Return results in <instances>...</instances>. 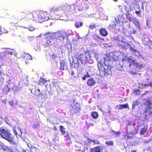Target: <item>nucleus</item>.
Here are the masks:
<instances>
[{
    "instance_id": "37998d69",
    "label": "nucleus",
    "mask_w": 152,
    "mask_h": 152,
    "mask_svg": "<svg viewBox=\"0 0 152 152\" xmlns=\"http://www.w3.org/2000/svg\"><path fill=\"white\" fill-rule=\"evenodd\" d=\"M134 18H132V17H130L129 18V19H128L129 20L130 22L132 21V22L133 21V20L134 19Z\"/></svg>"
},
{
    "instance_id": "9d476101",
    "label": "nucleus",
    "mask_w": 152,
    "mask_h": 152,
    "mask_svg": "<svg viewBox=\"0 0 152 152\" xmlns=\"http://www.w3.org/2000/svg\"><path fill=\"white\" fill-rule=\"evenodd\" d=\"M26 15L25 13L23 12H21L19 13L18 14V15H15V17H12V18L13 20V18H16V20H20L24 19L25 18Z\"/></svg>"
},
{
    "instance_id": "2f4dec72",
    "label": "nucleus",
    "mask_w": 152,
    "mask_h": 152,
    "mask_svg": "<svg viewBox=\"0 0 152 152\" xmlns=\"http://www.w3.org/2000/svg\"><path fill=\"white\" fill-rule=\"evenodd\" d=\"M57 56L54 54H53L50 58V60L51 61H54Z\"/></svg>"
},
{
    "instance_id": "de8ad7c7",
    "label": "nucleus",
    "mask_w": 152,
    "mask_h": 152,
    "mask_svg": "<svg viewBox=\"0 0 152 152\" xmlns=\"http://www.w3.org/2000/svg\"><path fill=\"white\" fill-rule=\"evenodd\" d=\"M3 72L1 70L0 71V78H2V77Z\"/></svg>"
},
{
    "instance_id": "dca6fc26",
    "label": "nucleus",
    "mask_w": 152,
    "mask_h": 152,
    "mask_svg": "<svg viewBox=\"0 0 152 152\" xmlns=\"http://www.w3.org/2000/svg\"><path fill=\"white\" fill-rule=\"evenodd\" d=\"M132 65L139 68H141L143 67V63L141 61L139 63L136 62L135 60Z\"/></svg>"
},
{
    "instance_id": "f8f14e48",
    "label": "nucleus",
    "mask_w": 152,
    "mask_h": 152,
    "mask_svg": "<svg viewBox=\"0 0 152 152\" xmlns=\"http://www.w3.org/2000/svg\"><path fill=\"white\" fill-rule=\"evenodd\" d=\"M47 81L48 80L46 78H44L42 77H41L38 81V85L42 86L45 85Z\"/></svg>"
},
{
    "instance_id": "0eeeda50",
    "label": "nucleus",
    "mask_w": 152,
    "mask_h": 152,
    "mask_svg": "<svg viewBox=\"0 0 152 152\" xmlns=\"http://www.w3.org/2000/svg\"><path fill=\"white\" fill-rule=\"evenodd\" d=\"M143 103L147 106L146 111L149 114H152V101L148 99H145L143 100Z\"/></svg>"
},
{
    "instance_id": "9b49d317",
    "label": "nucleus",
    "mask_w": 152,
    "mask_h": 152,
    "mask_svg": "<svg viewBox=\"0 0 152 152\" xmlns=\"http://www.w3.org/2000/svg\"><path fill=\"white\" fill-rule=\"evenodd\" d=\"M86 83L88 86H91L95 85L96 81L94 78L91 77L88 80Z\"/></svg>"
},
{
    "instance_id": "bb28decb",
    "label": "nucleus",
    "mask_w": 152,
    "mask_h": 152,
    "mask_svg": "<svg viewBox=\"0 0 152 152\" xmlns=\"http://www.w3.org/2000/svg\"><path fill=\"white\" fill-rule=\"evenodd\" d=\"M127 60L129 63L130 65L131 64L133 65L134 62L135 60H133L132 56L129 57H127Z\"/></svg>"
},
{
    "instance_id": "aec40b11",
    "label": "nucleus",
    "mask_w": 152,
    "mask_h": 152,
    "mask_svg": "<svg viewBox=\"0 0 152 152\" xmlns=\"http://www.w3.org/2000/svg\"><path fill=\"white\" fill-rule=\"evenodd\" d=\"M83 24V23L81 21H76L75 22L74 25L76 28H79L81 27Z\"/></svg>"
},
{
    "instance_id": "49530a36",
    "label": "nucleus",
    "mask_w": 152,
    "mask_h": 152,
    "mask_svg": "<svg viewBox=\"0 0 152 152\" xmlns=\"http://www.w3.org/2000/svg\"><path fill=\"white\" fill-rule=\"evenodd\" d=\"M85 75L88 77H90L91 76V75L89 74L88 72H87L86 74V75Z\"/></svg>"
},
{
    "instance_id": "1a4fd4ad",
    "label": "nucleus",
    "mask_w": 152,
    "mask_h": 152,
    "mask_svg": "<svg viewBox=\"0 0 152 152\" xmlns=\"http://www.w3.org/2000/svg\"><path fill=\"white\" fill-rule=\"evenodd\" d=\"M62 8L64 12L66 14L69 13L70 14L73 11V9L72 8V6L69 5L67 4L64 5Z\"/></svg>"
},
{
    "instance_id": "864d4df0",
    "label": "nucleus",
    "mask_w": 152,
    "mask_h": 152,
    "mask_svg": "<svg viewBox=\"0 0 152 152\" xmlns=\"http://www.w3.org/2000/svg\"><path fill=\"white\" fill-rule=\"evenodd\" d=\"M4 144L1 142L0 141V146H2V145H3Z\"/></svg>"
},
{
    "instance_id": "6e6d98bb",
    "label": "nucleus",
    "mask_w": 152,
    "mask_h": 152,
    "mask_svg": "<svg viewBox=\"0 0 152 152\" xmlns=\"http://www.w3.org/2000/svg\"><path fill=\"white\" fill-rule=\"evenodd\" d=\"M148 140H151V141L152 140V137H151L149 139H148Z\"/></svg>"
},
{
    "instance_id": "5fc2aeb1",
    "label": "nucleus",
    "mask_w": 152,
    "mask_h": 152,
    "mask_svg": "<svg viewBox=\"0 0 152 152\" xmlns=\"http://www.w3.org/2000/svg\"><path fill=\"white\" fill-rule=\"evenodd\" d=\"M136 33V31L135 30L133 31V33L135 34Z\"/></svg>"
},
{
    "instance_id": "6ab92c4d",
    "label": "nucleus",
    "mask_w": 152,
    "mask_h": 152,
    "mask_svg": "<svg viewBox=\"0 0 152 152\" xmlns=\"http://www.w3.org/2000/svg\"><path fill=\"white\" fill-rule=\"evenodd\" d=\"M102 150L100 146H97L92 148L91 150V152H101Z\"/></svg>"
},
{
    "instance_id": "13d9d810",
    "label": "nucleus",
    "mask_w": 152,
    "mask_h": 152,
    "mask_svg": "<svg viewBox=\"0 0 152 152\" xmlns=\"http://www.w3.org/2000/svg\"><path fill=\"white\" fill-rule=\"evenodd\" d=\"M99 110L101 111L102 112H103V111H102V109L101 108H100L99 109Z\"/></svg>"
},
{
    "instance_id": "79ce46f5",
    "label": "nucleus",
    "mask_w": 152,
    "mask_h": 152,
    "mask_svg": "<svg viewBox=\"0 0 152 152\" xmlns=\"http://www.w3.org/2000/svg\"><path fill=\"white\" fill-rule=\"evenodd\" d=\"M151 141V140H145L144 141V143H147L148 142Z\"/></svg>"
},
{
    "instance_id": "4468645a",
    "label": "nucleus",
    "mask_w": 152,
    "mask_h": 152,
    "mask_svg": "<svg viewBox=\"0 0 152 152\" xmlns=\"http://www.w3.org/2000/svg\"><path fill=\"white\" fill-rule=\"evenodd\" d=\"M139 102L137 100L134 101L132 105V111H136L137 107H138Z\"/></svg>"
},
{
    "instance_id": "f3484780",
    "label": "nucleus",
    "mask_w": 152,
    "mask_h": 152,
    "mask_svg": "<svg viewBox=\"0 0 152 152\" xmlns=\"http://www.w3.org/2000/svg\"><path fill=\"white\" fill-rule=\"evenodd\" d=\"M61 7H54L50 10L51 12L55 13L56 12H59L61 11Z\"/></svg>"
},
{
    "instance_id": "5701e85b",
    "label": "nucleus",
    "mask_w": 152,
    "mask_h": 152,
    "mask_svg": "<svg viewBox=\"0 0 152 152\" xmlns=\"http://www.w3.org/2000/svg\"><path fill=\"white\" fill-rule=\"evenodd\" d=\"M93 39L96 41L98 42L100 40L102 39L99 37L96 34H94L92 36Z\"/></svg>"
},
{
    "instance_id": "a211bd4d",
    "label": "nucleus",
    "mask_w": 152,
    "mask_h": 152,
    "mask_svg": "<svg viewBox=\"0 0 152 152\" xmlns=\"http://www.w3.org/2000/svg\"><path fill=\"white\" fill-rule=\"evenodd\" d=\"M99 32L100 34L104 37H106L107 35V31L104 28H101L100 29Z\"/></svg>"
},
{
    "instance_id": "6e6552de",
    "label": "nucleus",
    "mask_w": 152,
    "mask_h": 152,
    "mask_svg": "<svg viewBox=\"0 0 152 152\" xmlns=\"http://www.w3.org/2000/svg\"><path fill=\"white\" fill-rule=\"evenodd\" d=\"M16 144L14 145V146L12 147L11 146H8L3 145H2V148L3 150L7 151V152H16Z\"/></svg>"
},
{
    "instance_id": "f03ea898",
    "label": "nucleus",
    "mask_w": 152,
    "mask_h": 152,
    "mask_svg": "<svg viewBox=\"0 0 152 152\" xmlns=\"http://www.w3.org/2000/svg\"><path fill=\"white\" fill-rule=\"evenodd\" d=\"M33 20L42 23L49 19L48 15L46 12L33 11L31 12Z\"/></svg>"
},
{
    "instance_id": "e433bc0d",
    "label": "nucleus",
    "mask_w": 152,
    "mask_h": 152,
    "mask_svg": "<svg viewBox=\"0 0 152 152\" xmlns=\"http://www.w3.org/2000/svg\"><path fill=\"white\" fill-rule=\"evenodd\" d=\"M5 54L6 53L4 52L0 53V60L4 58L5 56Z\"/></svg>"
},
{
    "instance_id": "a19ab883",
    "label": "nucleus",
    "mask_w": 152,
    "mask_h": 152,
    "mask_svg": "<svg viewBox=\"0 0 152 152\" xmlns=\"http://www.w3.org/2000/svg\"><path fill=\"white\" fill-rule=\"evenodd\" d=\"M130 49L131 51L134 52H137V51L136 50L134 49L133 48H132V47H130Z\"/></svg>"
},
{
    "instance_id": "412c9836",
    "label": "nucleus",
    "mask_w": 152,
    "mask_h": 152,
    "mask_svg": "<svg viewBox=\"0 0 152 152\" xmlns=\"http://www.w3.org/2000/svg\"><path fill=\"white\" fill-rule=\"evenodd\" d=\"M148 127L147 126H144L143 128L141 129L140 131V134L141 135H144L147 131Z\"/></svg>"
},
{
    "instance_id": "72a5a7b5",
    "label": "nucleus",
    "mask_w": 152,
    "mask_h": 152,
    "mask_svg": "<svg viewBox=\"0 0 152 152\" xmlns=\"http://www.w3.org/2000/svg\"><path fill=\"white\" fill-rule=\"evenodd\" d=\"M97 27V25L95 23L91 24L89 26V28L91 29H93Z\"/></svg>"
},
{
    "instance_id": "4be33fe9",
    "label": "nucleus",
    "mask_w": 152,
    "mask_h": 152,
    "mask_svg": "<svg viewBox=\"0 0 152 152\" xmlns=\"http://www.w3.org/2000/svg\"><path fill=\"white\" fill-rule=\"evenodd\" d=\"M132 23L137 28H140V23L135 18H134Z\"/></svg>"
},
{
    "instance_id": "c85d7f7f",
    "label": "nucleus",
    "mask_w": 152,
    "mask_h": 152,
    "mask_svg": "<svg viewBox=\"0 0 152 152\" xmlns=\"http://www.w3.org/2000/svg\"><path fill=\"white\" fill-rule=\"evenodd\" d=\"M112 132L113 134L115 137H118L121 134V133L119 132H115L113 130L112 131Z\"/></svg>"
},
{
    "instance_id": "393cba45",
    "label": "nucleus",
    "mask_w": 152,
    "mask_h": 152,
    "mask_svg": "<svg viewBox=\"0 0 152 152\" xmlns=\"http://www.w3.org/2000/svg\"><path fill=\"white\" fill-rule=\"evenodd\" d=\"M119 109L120 110L122 109L123 108H128V109H129V105L127 104L119 105Z\"/></svg>"
},
{
    "instance_id": "f257e3e1",
    "label": "nucleus",
    "mask_w": 152,
    "mask_h": 152,
    "mask_svg": "<svg viewBox=\"0 0 152 152\" xmlns=\"http://www.w3.org/2000/svg\"><path fill=\"white\" fill-rule=\"evenodd\" d=\"M56 34L58 35L57 39L59 41H63L65 38L66 33L63 31H59L53 33H48L46 43L48 45L51 46L54 44L53 40L56 38Z\"/></svg>"
},
{
    "instance_id": "4c0bfd02",
    "label": "nucleus",
    "mask_w": 152,
    "mask_h": 152,
    "mask_svg": "<svg viewBox=\"0 0 152 152\" xmlns=\"http://www.w3.org/2000/svg\"><path fill=\"white\" fill-rule=\"evenodd\" d=\"M91 55L93 56H94V58L96 59H98V54H97V53H96L95 52H92L91 53Z\"/></svg>"
},
{
    "instance_id": "2eb2a0df",
    "label": "nucleus",
    "mask_w": 152,
    "mask_h": 152,
    "mask_svg": "<svg viewBox=\"0 0 152 152\" xmlns=\"http://www.w3.org/2000/svg\"><path fill=\"white\" fill-rule=\"evenodd\" d=\"M23 58L24 59L26 62H28V61L32 59L31 56L29 54L25 53L24 54Z\"/></svg>"
},
{
    "instance_id": "c756f323",
    "label": "nucleus",
    "mask_w": 152,
    "mask_h": 152,
    "mask_svg": "<svg viewBox=\"0 0 152 152\" xmlns=\"http://www.w3.org/2000/svg\"><path fill=\"white\" fill-rule=\"evenodd\" d=\"M91 115L94 119L97 118L99 116L98 113L96 112H93L91 113Z\"/></svg>"
},
{
    "instance_id": "39448f33",
    "label": "nucleus",
    "mask_w": 152,
    "mask_h": 152,
    "mask_svg": "<svg viewBox=\"0 0 152 152\" xmlns=\"http://www.w3.org/2000/svg\"><path fill=\"white\" fill-rule=\"evenodd\" d=\"M75 57L77 58L78 61L79 60H80L82 64L83 63L86 62L90 58L88 55V57L86 54L81 53L79 51L76 53Z\"/></svg>"
},
{
    "instance_id": "473e14b6",
    "label": "nucleus",
    "mask_w": 152,
    "mask_h": 152,
    "mask_svg": "<svg viewBox=\"0 0 152 152\" xmlns=\"http://www.w3.org/2000/svg\"><path fill=\"white\" fill-rule=\"evenodd\" d=\"M141 91L139 90V89H135L133 90V92L135 93L136 95L141 94Z\"/></svg>"
},
{
    "instance_id": "603ef678",
    "label": "nucleus",
    "mask_w": 152,
    "mask_h": 152,
    "mask_svg": "<svg viewBox=\"0 0 152 152\" xmlns=\"http://www.w3.org/2000/svg\"><path fill=\"white\" fill-rule=\"evenodd\" d=\"M7 101V99H6V100L4 99V100H3L2 101V102H3V103H6V102Z\"/></svg>"
},
{
    "instance_id": "20e7f679",
    "label": "nucleus",
    "mask_w": 152,
    "mask_h": 152,
    "mask_svg": "<svg viewBox=\"0 0 152 152\" xmlns=\"http://www.w3.org/2000/svg\"><path fill=\"white\" fill-rule=\"evenodd\" d=\"M97 66L100 72H102L105 76L111 75V67L110 65H106L104 63L103 64L102 62L99 61Z\"/></svg>"
},
{
    "instance_id": "4d7b16f0",
    "label": "nucleus",
    "mask_w": 152,
    "mask_h": 152,
    "mask_svg": "<svg viewBox=\"0 0 152 152\" xmlns=\"http://www.w3.org/2000/svg\"><path fill=\"white\" fill-rule=\"evenodd\" d=\"M131 152H136V151L135 150L132 151H131Z\"/></svg>"
},
{
    "instance_id": "bf43d9fd",
    "label": "nucleus",
    "mask_w": 152,
    "mask_h": 152,
    "mask_svg": "<svg viewBox=\"0 0 152 152\" xmlns=\"http://www.w3.org/2000/svg\"><path fill=\"white\" fill-rule=\"evenodd\" d=\"M113 0L115 2H116L118 1V0Z\"/></svg>"
},
{
    "instance_id": "cd10ccee",
    "label": "nucleus",
    "mask_w": 152,
    "mask_h": 152,
    "mask_svg": "<svg viewBox=\"0 0 152 152\" xmlns=\"http://www.w3.org/2000/svg\"><path fill=\"white\" fill-rule=\"evenodd\" d=\"M124 9L126 12V16H127L128 15H130V13H129V12L131 10V9H129L128 7L126 6H124Z\"/></svg>"
},
{
    "instance_id": "58836bf2",
    "label": "nucleus",
    "mask_w": 152,
    "mask_h": 152,
    "mask_svg": "<svg viewBox=\"0 0 152 152\" xmlns=\"http://www.w3.org/2000/svg\"><path fill=\"white\" fill-rule=\"evenodd\" d=\"M9 103L12 107H13L14 104H15L14 101H9Z\"/></svg>"
},
{
    "instance_id": "c03bdc74",
    "label": "nucleus",
    "mask_w": 152,
    "mask_h": 152,
    "mask_svg": "<svg viewBox=\"0 0 152 152\" xmlns=\"http://www.w3.org/2000/svg\"><path fill=\"white\" fill-rule=\"evenodd\" d=\"M87 77H87L85 75L83 77H82V79L83 80H85L86 79V78Z\"/></svg>"
},
{
    "instance_id": "3c124183",
    "label": "nucleus",
    "mask_w": 152,
    "mask_h": 152,
    "mask_svg": "<svg viewBox=\"0 0 152 152\" xmlns=\"http://www.w3.org/2000/svg\"><path fill=\"white\" fill-rule=\"evenodd\" d=\"M70 73L72 75H74V73L73 71H71L70 72Z\"/></svg>"
},
{
    "instance_id": "ea45409f",
    "label": "nucleus",
    "mask_w": 152,
    "mask_h": 152,
    "mask_svg": "<svg viewBox=\"0 0 152 152\" xmlns=\"http://www.w3.org/2000/svg\"><path fill=\"white\" fill-rule=\"evenodd\" d=\"M141 11L140 10L139 11H135V13L137 14L138 15H140L141 13Z\"/></svg>"
},
{
    "instance_id": "09e8293b",
    "label": "nucleus",
    "mask_w": 152,
    "mask_h": 152,
    "mask_svg": "<svg viewBox=\"0 0 152 152\" xmlns=\"http://www.w3.org/2000/svg\"><path fill=\"white\" fill-rule=\"evenodd\" d=\"M13 131H14V133L16 135H18V134L17 133V131H16L14 129H13Z\"/></svg>"
},
{
    "instance_id": "052dcab7",
    "label": "nucleus",
    "mask_w": 152,
    "mask_h": 152,
    "mask_svg": "<svg viewBox=\"0 0 152 152\" xmlns=\"http://www.w3.org/2000/svg\"><path fill=\"white\" fill-rule=\"evenodd\" d=\"M1 124V122L0 121V124Z\"/></svg>"
},
{
    "instance_id": "7ed1b4c3",
    "label": "nucleus",
    "mask_w": 152,
    "mask_h": 152,
    "mask_svg": "<svg viewBox=\"0 0 152 152\" xmlns=\"http://www.w3.org/2000/svg\"><path fill=\"white\" fill-rule=\"evenodd\" d=\"M0 136L7 141L11 144L16 145L13 136L8 131L4 129H0Z\"/></svg>"
},
{
    "instance_id": "b1692460",
    "label": "nucleus",
    "mask_w": 152,
    "mask_h": 152,
    "mask_svg": "<svg viewBox=\"0 0 152 152\" xmlns=\"http://www.w3.org/2000/svg\"><path fill=\"white\" fill-rule=\"evenodd\" d=\"M10 88L8 86H6L3 88L2 91L4 94H7L9 92Z\"/></svg>"
},
{
    "instance_id": "8fccbe9b",
    "label": "nucleus",
    "mask_w": 152,
    "mask_h": 152,
    "mask_svg": "<svg viewBox=\"0 0 152 152\" xmlns=\"http://www.w3.org/2000/svg\"><path fill=\"white\" fill-rule=\"evenodd\" d=\"M4 32L1 31V28L0 26V35H1Z\"/></svg>"
},
{
    "instance_id": "7c9ffc66",
    "label": "nucleus",
    "mask_w": 152,
    "mask_h": 152,
    "mask_svg": "<svg viewBox=\"0 0 152 152\" xmlns=\"http://www.w3.org/2000/svg\"><path fill=\"white\" fill-rule=\"evenodd\" d=\"M59 129L63 135L64 134H65V129L63 126H60L59 127Z\"/></svg>"
},
{
    "instance_id": "f704fd0d",
    "label": "nucleus",
    "mask_w": 152,
    "mask_h": 152,
    "mask_svg": "<svg viewBox=\"0 0 152 152\" xmlns=\"http://www.w3.org/2000/svg\"><path fill=\"white\" fill-rule=\"evenodd\" d=\"M70 63L71 65L73 66L75 68H77L79 67V65L77 63H75L74 62H73L72 64L71 63V62Z\"/></svg>"
},
{
    "instance_id": "c9c22d12",
    "label": "nucleus",
    "mask_w": 152,
    "mask_h": 152,
    "mask_svg": "<svg viewBox=\"0 0 152 152\" xmlns=\"http://www.w3.org/2000/svg\"><path fill=\"white\" fill-rule=\"evenodd\" d=\"M105 143L108 145L112 146L113 145V142L112 141H106L105 142Z\"/></svg>"
},
{
    "instance_id": "a878e982",
    "label": "nucleus",
    "mask_w": 152,
    "mask_h": 152,
    "mask_svg": "<svg viewBox=\"0 0 152 152\" xmlns=\"http://www.w3.org/2000/svg\"><path fill=\"white\" fill-rule=\"evenodd\" d=\"M88 142L91 143V142H93L94 144L97 145L100 144L99 142L97 140H91L88 139Z\"/></svg>"
},
{
    "instance_id": "423d86ee",
    "label": "nucleus",
    "mask_w": 152,
    "mask_h": 152,
    "mask_svg": "<svg viewBox=\"0 0 152 152\" xmlns=\"http://www.w3.org/2000/svg\"><path fill=\"white\" fill-rule=\"evenodd\" d=\"M70 110L72 113H77L79 110L80 104L75 102V99H73L70 102Z\"/></svg>"
},
{
    "instance_id": "ddd939ff",
    "label": "nucleus",
    "mask_w": 152,
    "mask_h": 152,
    "mask_svg": "<svg viewBox=\"0 0 152 152\" xmlns=\"http://www.w3.org/2000/svg\"><path fill=\"white\" fill-rule=\"evenodd\" d=\"M60 66L59 69L62 70H64V68H67L66 64L64 60H62L60 61Z\"/></svg>"
},
{
    "instance_id": "a18cd8bd",
    "label": "nucleus",
    "mask_w": 152,
    "mask_h": 152,
    "mask_svg": "<svg viewBox=\"0 0 152 152\" xmlns=\"http://www.w3.org/2000/svg\"><path fill=\"white\" fill-rule=\"evenodd\" d=\"M18 129L19 130L20 132V134L19 135V136H21L22 134V131H21V129L20 128H19V127L18 128Z\"/></svg>"
}]
</instances>
